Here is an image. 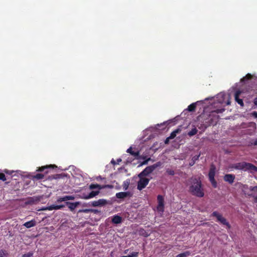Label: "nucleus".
Masks as SVG:
<instances>
[{"label": "nucleus", "mask_w": 257, "mask_h": 257, "mask_svg": "<svg viewBox=\"0 0 257 257\" xmlns=\"http://www.w3.org/2000/svg\"><path fill=\"white\" fill-rule=\"evenodd\" d=\"M36 224V221L35 220H32L30 221H28L24 224V226L29 228L31 227L35 226Z\"/></svg>", "instance_id": "nucleus-17"}, {"label": "nucleus", "mask_w": 257, "mask_h": 257, "mask_svg": "<svg viewBox=\"0 0 257 257\" xmlns=\"http://www.w3.org/2000/svg\"><path fill=\"white\" fill-rule=\"evenodd\" d=\"M111 163L113 164H116L115 161L113 160H112Z\"/></svg>", "instance_id": "nucleus-49"}, {"label": "nucleus", "mask_w": 257, "mask_h": 257, "mask_svg": "<svg viewBox=\"0 0 257 257\" xmlns=\"http://www.w3.org/2000/svg\"><path fill=\"white\" fill-rule=\"evenodd\" d=\"M226 104L227 105H230V101L229 100H228L226 102Z\"/></svg>", "instance_id": "nucleus-45"}, {"label": "nucleus", "mask_w": 257, "mask_h": 257, "mask_svg": "<svg viewBox=\"0 0 257 257\" xmlns=\"http://www.w3.org/2000/svg\"><path fill=\"white\" fill-rule=\"evenodd\" d=\"M139 178L140 180L138 182L137 188L139 190H142L148 184L150 181V179L148 178H144L143 176H141Z\"/></svg>", "instance_id": "nucleus-5"}, {"label": "nucleus", "mask_w": 257, "mask_h": 257, "mask_svg": "<svg viewBox=\"0 0 257 257\" xmlns=\"http://www.w3.org/2000/svg\"><path fill=\"white\" fill-rule=\"evenodd\" d=\"M62 201H65L64 196L59 197L57 200V202H61Z\"/></svg>", "instance_id": "nucleus-36"}, {"label": "nucleus", "mask_w": 257, "mask_h": 257, "mask_svg": "<svg viewBox=\"0 0 257 257\" xmlns=\"http://www.w3.org/2000/svg\"><path fill=\"white\" fill-rule=\"evenodd\" d=\"M155 168L154 166L147 167L139 175V177L148 175L154 170Z\"/></svg>", "instance_id": "nucleus-7"}, {"label": "nucleus", "mask_w": 257, "mask_h": 257, "mask_svg": "<svg viewBox=\"0 0 257 257\" xmlns=\"http://www.w3.org/2000/svg\"><path fill=\"white\" fill-rule=\"evenodd\" d=\"M249 190L251 191H254L257 193V186L250 187Z\"/></svg>", "instance_id": "nucleus-32"}, {"label": "nucleus", "mask_w": 257, "mask_h": 257, "mask_svg": "<svg viewBox=\"0 0 257 257\" xmlns=\"http://www.w3.org/2000/svg\"><path fill=\"white\" fill-rule=\"evenodd\" d=\"M126 152H127V153L131 154L132 156H133L135 158H137L140 154V153L139 151L135 152V151H132V147H130V148H128Z\"/></svg>", "instance_id": "nucleus-16"}, {"label": "nucleus", "mask_w": 257, "mask_h": 257, "mask_svg": "<svg viewBox=\"0 0 257 257\" xmlns=\"http://www.w3.org/2000/svg\"><path fill=\"white\" fill-rule=\"evenodd\" d=\"M248 195H249V196H252V194H248Z\"/></svg>", "instance_id": "nucleus-53"}, {"label": "nucleus", "mask_w": 257, "mask_h": 257, "mask_svg": "<svg viewBox=\"0 0 257 257\" xmlns=\"http://www.w3.org/2000/svg\"><path fill=\"white\" fill-rule=\"evenodd\" d=\"M251 115L255 118H257V112L254 111L251 113Z\"/></svg>", "instance_id": "nucleus-39"}, {"label": "nucleus", "mask_w": 257, "mask_h": 257, "mask_svg": "<svg viewBox=\"0 0 257 257\" xmlns=\"http://www.w3.org/2000/svg\"><path fill=\"white\" fill-rule=\"evenodd\" d=\"M46 167H42L41 168H40L39 169H38L37 171H43L44 169H45Z\"/></svg>", "instance_id": "nucleus-41"}, {"label": "nucleus", "mask_w": 257, "mask_h": 257, "mask_svg": "<svg viewBox=\"0 0 257 257\" xmlns=\"http://www.w3.org/2000/svg\"><path fill=\"white\" fill-rule=\"evenodd\" d=\"M147 163H148V161H145L143 163V164H147Z\"/></svg>", "instance_id": "nucleus-50"}, {"label": "nucleus", "mask_w": 257, "mask_h": 257, "mask_svg": "<svg viewBox=\"0 0 257 257\" xmlns=\"http://www.w3.org/2000/svg\"><path fill=\"white\" fill-rule=\"evenodd\" d=\"M138 252H133L127 255H123L120 257H137L138 256Z\"/></svg>", "instance_id": "nucleus-26"}, {"label": "nucleus", "mask_w": 257, "mask_h": 257, "mask_svg": "<svg viewBox=\"0 0 257 257\" xmlns=\"http://www.w3.org/2000/svg\"><path fill=\"white\" fill-rule=\"evenodd\" d=\"M247 188V186L246 185H244L242 187V191L246 194V192L245 191V189Z\"/></svg>", "instance_id": "nucleus-40"}, {"label": "nucleus", "mask_w": 257, "mask_h": 257, "mask_svg": "<svg viewBox=\"0 0 257 257\" xmlns=\"http://www.w3.org/2000/svg\"><path fill=\"white\" fill-rule=\"evenodd\" d=\"M215 170V167L214 165H211L208 174L209 180L214 188L217 187V183L214 179Z\"/></svg>", "instance_id": "nucleus-4"}, {"label": "nucleus", "mask_w": 257, "mask_h": 257, "mask_svg": "<svg viewBox=\"0 0 257 257\" xmlns=\"http://www.w3.org/2000/svg\"><path fill=\"white\" fill-rule=\"evenodd\" d=\"M122 221V218L117 215H115L114 216H113L112 217V222L114 224H119V223H120Z\"/></svg>", "instance_id": "nucleus-14"}, {"label": "nucleus", "mask_w": 257, "mask_h": 257, "mask_svg": "<svg viewBox=\"0 0 257 257\" xmlns=\"http://www.w3.org/2000/svg\"><path fill=\"white\" fill-rule=\"evenodd\" d=\"M190 252L189 251H186L183 253H180L176 255V257H187L189 256Z\"/></svg>", "instance_id": "nucleus-21"}, {"label": "nucleus", "mask_w": 257, "mask_h": 257, "mask_svg": "<svg viewBox=\"0 0 257 257\" xmlns=\"http://www.w3.org/2000/svg\"><path fill=\"white\" fill-rule=\"evenodd\" d=\"M233 168L238 170H243L244 171L247 170H254L255 167L250 163L245 162L238 163L234 164Z\"/></svg>", "instance_id": "nucleus-2"}, {"label": "nucleus", "mask_w": 257, "mask_h": 257, "mask_svg": "<svg viewBox=\"0 0 257 257\" xmlns=\"http://www.w3.org/2000/svg\"><path fill=\"white\" fill-rule=\"evenodd\" d=\"M129 194L128 192H119L116 194V197L117 198L122 199L128 196Z\"/></svg>", "instance_id": "nucleus-15"}, {"label": "nucleus", "mask_w": 257, "mask_h": 257, "mask_svg": "<svg viewBox=\"0 0 257 257\" xmlns=\"http://www.w3.org/2000/svg\"><path fill=\"white\" fill-rule=\"evenodd\" d=\"M0 257H6V254L2 250H0Z\"/></svg>", "instance_id": "nucleus-38"}, {"label": "nucleus", "mask_w": 257, "mask_h": 257, "mask_svg": "<svg viewBox=\"0 0 257 257\" xmlns=\"http://www.w3.org/2000/svg\"><path fill=\"white\" fill-rule=\"evenodd\" d=\"M253 144L257 146V139L254 142Z\"/></svg>", "instance_id": "nucleus-48"}, {"label": "nucleus", "mask_w": 257, "mask_h": 257, "mask_svg": "<svg viewBox=\"0 0 257 257\" xmlns=\"http://www.w3.org/2000/svg\"><path fill=\"white\" fill-rule=\"evenodd\" d=\"M112 188V186L110 185H102L101 186V189L104 188Z\"/></svg>", "instance_id": "nucleus-35"}, {"label": "nucleus", "mask_w": 257, "mask_h": 257, "mask_svg": "<svg viewBox=\"0 0 257 257\" xmlns=\"http://www.w3.org/2000/svg\"><path fill=\"white\" fill-rule=\"evenodd\" d=\"M254 103L255 105H257V97L254 99Z\"/></svg>", "instance_id": "nucleus-43"}, {"label": "nucleus", "mask_w": 257, "mask_h": 257, "mask_svg": "<svg viewBox=\"0 0 257 257\" xmlns=\"http://www.w3.org/2000/svg\"><path fill=\"white\" fill-rule=\"evenodd\" d=\"M187 185L189 186V191L191 194L198 197L204 196V190L200 179L192 177L189 179Z\"/></svg>", "instance_id": "nucleus-1"}, {"label": "nucleus", "mask_w": 257, "mask_h": 257, "mask_svg": "<svg viewBox=\"0 0 257 257\" xmlns=\"http://www.w3.org/2000/svg\"><path fill=\"white\" fill-rule=\"evenodd\" d=\"M97 180H102V179H104V178H102L101 176H98V177H97L96 178Z\"/></svg>", "instance_id": "nucleus-42"}, {"label": "nucleus", "mask_w": 257, "mask_h": 257, "mask_svg": "<svg viewBox=\"0 0 257 257\" xmlns=\"http://www.w3.org/2000/svg\"><path fill=\"white\" fill-rule=\"evenodd\" d=\"M89 188L90 189H94L96 188L98 189H101V185L98 184H91L89 186Z\"/></svg>", "instance_id": "nucleus-25"}, {"label": "nucleus", "mask_w": 257, "mask_h": 257, "mask_svg": "<svg viewBox=\"0 0 257 257\" xmlns=\"http://www.w3.org/2000/svg\"><path fill=\"white\" fill-rule=\"evenodd\" d=\"M79 202H76L74 203H71V202H66V204L68 205V208L70 209L71 211H73L79 204Z\"/></svg>", "instance_id": "nucleus-12"}, {"label": "nucleus", "mask_w": 257, "mask_h": 257, "mask_svg": "<svg viewBox=\"0 0 257 257\" xmlns=\"http://www.w3.org/2000/svg\"><path fill=\"white\" fill-rule=\"evenodd\" d=\"M129 184H130V181L129 180H126V181L123 182L122 186H123V189L125 190L127 189V188L128 187V186H129Z\"/></svg>", "instance_id": "nucleus-27"}, {"label": "nucleus", "mask_w": 257, "mask_h": 257, "mask_svg": "<svg viewBox=\"0 0 257 257\" xmlns=\"http://www.w3.org/2000/svg\"><path fill=\"white\" fill-rule=\"evenodd\" d=\"M212 215L217 218V221L219 222L220 223L223 225H226L228 228H230V225L229 223L227 221L226 219L222 216L221 214L216 211H214L212 213Z\"/></svg>", "instance_id": "nucleus-3"}, {"label": "nucleus", "mask_w": 257, "mask_h": 257, "mask_svg": "<svg viewBox=\"0 0 257 257\" xmlns=\"http://www.w3.org/2000/svg\"><path fill=\"white\" fill-rule=\"evenodd\" d=\"M121 161V159H117V164H118Z\"/></svg>", "instance_id": "nucleus-47"}, {"label": "nucleus", "mask_w": 257, "mask_h": 257, "mask_svg": "<svg viewBox=\"0 0 257 257\" xmlns=\"http://www.w3.org/2000/svg\"><path fill=\"white\" fill-rule=\"evenodd\" d=\"M33 254V253L32 252H28L27 253L24 254L22 257H32Z\"/></svg>", "instance_id": "nucleus-31"}, {"label": "nucleus", "mask_w": 257, "mask_h": 257, "mask_svg": "<svg viewBox=\"0 0 257 257\" xmlns=\"http://www.w3.org/2000/svg\"><path fill=\"white\" fill-rule=\"evenodd\" d=\"M235 179V176L232 174H226L224 176L225 181L228 182L229 184L233 183Z\"/></svg>", "instance_id": "nucleus-10"}, {"label": "nucleus", "mask_w": 257, "mask_h": 257, "mask_svg": "<svg viewBox=\"0 0 257 257\" xmlns=\"http://www.w3.org/2000/svg\"><path fill=\"white\" fill-rule=\"evenodd\" d=\"M64 205H52L49 206H48L47 207H45L43 209V210H59L63 208L64 207Z\"/></svg>", "instance_id": "nucleus-9"}, {"label": "nucleus", "mask_w": 257, "mask_h": 257, "mask_svg": "<svg viewBox=\"0 0 257 257\" xmlns=\"http://www.w3.org/2000/svg\"><path fill=\"white\" fill-rule=\"evenodd\" d=\"M65 201L67 200H73L75 199L73 196H64Z\"/></svg>", "instance_id": "nucleus-29"}, {"label": "nucleus", "mask_w": 257, "mask_h": 257, "mask_svg": "<svg viewBox=\"0 0 257 257\" xmlns=\"http://www.w3.org/2000/svg\"><path fill=\"white\" fill-rule=\"evenodd\" d=\"M224 110L225 109L224 108L218 109L214 110V112H215L217 113H222V112H223L224 111Z\"/></svg>", "instance_id": "nucleus-34"}, {"label": "nucleus", "mask_w": 257, "mask_h": 257, "mask_svg": "<svg viewBox=\"0 0 257 257\" xmlns=\"http://www.w3.org/2000/svg\"><path fill=\"white\" fill-rule=\"evenodd\" d=\"M226 96V95L223 93H220L218 94V97L220 98H222V100H220V101H219L220 103H223V100Z\"/></svg>", "instance_id": "nucleus-28"}, {"label": "nucleus", "mask_w": 257, "mask_h": 257, "mask_svg": "<svg viewBox=\"0 0 257 257\" xmlns=\"http://www.w3.org/2000/svg\"><path fill=\"white\" fill-rule=\"evenodd\" d=\"M241 92L240 91H237L235 93V101L241 106H243V102L241 99L239 98V96Z\"/></svg>", "instance_id": "nucleus-11"}, {"label": "nucleus", "mask_w": 257, "mask_h": 257, "mask_svg": "<svg viewBox=\"0 0 257 257\" xmlns=\"http://www.w3.org/2000/svg\"><path fill=\"white\" fill-rule=\"evenodd\" d=\"M128 251V249H126L124 251V253H126L127 252V251Z\"/></svg>", "instance_id": "nucleus-52"}, {"label": "nucleus", "mask_w": 257, "mask_h": 257, "mask_svg": "<svg viewBox=\"0 0 257 257\" xmlns=\"http://www.w3.org/2000/svg\"><path fill=\"white\" fill-rule=\"evenodd\" d=\"M170 139L169 137L168 138L166 139V140H165V144H167L168 143V142H169V140Z\"/></svg>", "instance_id": "nucleus-44"}, {"label": "nucleus", "mask_w": 257, "mask_h": 257, "mask_svg": "<svg viewBox=\"0 0 257 257\" xmlns=\"http://www.w3.org/2000/svg\"><path fill=\"white\" fill-rule=\"evenodd\" d=\"M254 202L257 203V196H254Z\"/></svg>", "instance_id": "nucleus-46"}, {"label": "nucleus", "mask_w": 257, "mask_h": 257, "mask_svg": "<svg viewBox=\"0 0 257 257\" xmlns=\"http://www.w3.org/2000/svg\"><path fill=\"white\" fill-rule=\"evenodd\" d=\"M99 193V191H91L88 195H85L83 197V198L85 199H88L90 198H92L94 197V196L98 195Z\"/></svg>", "instance_id": "nucleus-13"}, {"label": "nucleus", "mask_w": 257, "mask_h": 257, "mask_svg": "<svg viewBox=\"0 0 257 257\" xmlns=\"http://www.w3.org/2000/svg\"><path fill=\"white\" fill-rule=\"evenodd\" d=\"M197 131L196 128L194 127L188 133V135L190 137L193 136L197 134Z\"/></svg>", "instance_id": "nucleus-24"}, {"label": "nucleus", "mask_w": 257, "mask_h": 257, "mask_svg": "<svg viewBox=\"0 0 257 257\" xmlns=\"http://www.w3.org/2000/svg\"><path fill=\"white\" fill-rule=\"evenodd\" d=\"M106 200L103 199H99L91 202L92 206L94 207L103 206L106 204Z\"/></svg>", "instance_id": "nucleus-8"}, {"label": "nucleus", "mask_w": 257, "mask_h": 257, "mask_svg": "<svg viewBox=\"0 0 257 257\" xmlns=\"http://www.w3.org/2000/svg\"><path fill=\"white\" fill-rule=\"evenodd\" d=\"M158 206L157 207V211L160 212H163L164 210V201L163 197L159 195L157 196Z\"/></svg>", "instance_id": "nucleus-6"}, {"label": "nucleus", "mask_w": 257, "mask_h": 257, "mask_svg": "<svg viewBox=\"0 0 257 257\" xmlns=\"http://www.w3.org/2000/svg\"><path fill=\"white\" fill-rule=\"evenodd\" d=\"M17 177H18L19 176V173L18 171H17Z\"/></svg>", "instance_id": "nucleus-51"}, {"label": "nucleus", "mask_w": 257, "mask_h": 257, "mask_svg": "<svg viewBox=\"0 0 257 257\" xmlns=\"http://www.w3.org/2000/svg\"><path fill=\"white\" fill-rule=\"evenodd\" d=\"M90 212H93L96 213L97 212L96 210H93L91 209H81L78 211V212H83V213H89Z\"/></svg>", "instance_id": "nucleus-19"}, {"label": "nucleus", "mask_w": 257, "mask_h": 257, "mask_svg": "<svg viewBox=\"0 0 257 257\" xmlns=\"http://www.w3.org/2000/svg\"><path fill=\"white\" fill-rule=\"evenodd\" d=\"M0 180H2L3 181L6 180V178L4 174L0 173Z\"/></svg>", "instance_id": "nucleus-33"}, {"label": "nucleus", "mask_w": 257, "mask_h": 257, "mask_svg": "<svg viewBox=\"0 0 257 257\" xmlns=\"http://www.w3.org/2000/svg\"><path fill=\"white\" fill-rule=\"evenodd\" d=\"M167 173L170 175H174L175 174L174 171L171 169H167Z\"/></svg>", "instance_id": "nucleus-30"}, {"label": "nucleus", "mask_w": 257, "mask_h": 257, "mask_svg": "<svg viewBox=\"0 0 257 257\" xmlns=\"http://www.w3.org/2000/svg\"><path fill=\"white\" fill-rule=\"evenodd\" d=\"M199 157L200 155L193 157L191 161L189 163V165L190 166H193L195 164V161L199 159Z\"/></svg>", "instance_id": "nucleus-22"}, {"label": "nucleus", "mask_w": 257, "mask_h": 257, "mask_svg": "<svg viewBox=\"0 0 257 257\" xmlns=\"http://www.w3.org/2000/svg\"><path fill=\"white\" fill-rule=\"evenodd\" d=\"M181 132V130L180 128H178L174 131H173L170 135L169 137L170 139H174L177 135V134Z\"/></svg>", "instance_id": "nucleus-18"}, {"label": "nucleus", "mask_w": 257, "mask_h": 257, "mask_svg": "<svg viewBox=\"0 0 257 257\" xmlns=\"http://www.w3.org/2000/svg\"><path fill=\"white\" fill-rule=\"evenodd\" d=\"M44 175L42 174H37L36 175L33 176V179L40 180L44 178Z\"/></svg>", "instance_id": "nucleus-20"}, {"label": "nucleus", "mask_w": 257, "mask_h": 257, "mask_svg": "<svg viewBox=\"0 0 257 257\" xmlns=\"http://www.w3.org/2000/svg\"><path fill=\"white\" fill-rule=\"evenodd\" d=\"M251 77V75L250 74H247L245 77L241 80L244 81L245 79H249Z\"/></svg>", "instance_id": "nucleus-37"}, {"label": "nucleus", "mask_w": 257, "mask_h": 257, "mask_svg": "<svg viewBox=\"0 0 257 257\" xmlns=\"http://www.w3.org/2000/svg\"><path fill=\"white\" fill-rule=\"evenodd\" d=\"M196 107V103H193L189 105L187 108V110L189 111H194Z\"/></svg>", "instance_id": "nucleus-23"}]
</instances>
